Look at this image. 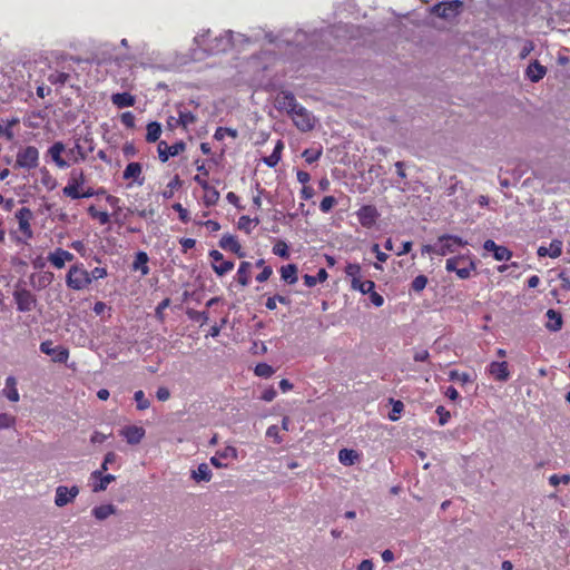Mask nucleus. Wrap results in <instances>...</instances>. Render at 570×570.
<instances>
[{
	"label": "nucleus",
	"instance_id": "43",
	"mask_svg": "<svg viewBox=\"0 0 570 570\" xmlns=\"http://www.w3.org/2000/svg\"><path fill=\"white\" fill-rule=\"evenodd\" d=\"M465 263V258L463 256L452 257L446 261L445 268L448 272H454L461 267V264Z\"/></svg>",
	"mask_w": 570,
	"mask_h": 570
},
{
	"label": "nucleus",
	"instance_id": "50",
	"mask_svg": "<svg viewBox=\"0 0 570 570\" xmlns=\"http://www.w3.org/2000/svg\"><path fill=\"white\" fill-rule=\"evenodd\" d=\"M426 284H428V277L424 275H419L413 279L411 287L414 292L419 293L425 288Z\"/></svg>",
	"mask_w": 570,
	"mask_h": 570
},
{
	"label": "nucleus",
	"instance_id": "53",
	"mask_svg": "<svg viewBox=\"0 0 570 570\" xmlns=\"http://www.w3.org/2000/svg\"><path fill=\"white\" fill-rule=\"evenodd\" d=\"M188 316L196 322H200L202 325L206 324L209 320L207 312L189 311Z\"/></svg>",
	"mask_w": 570,
	"mask_h": 570
},
{
	"label": "nucleus",
	"instance_id": "3",
	"mask_svg": "<svg viewBox=\"0 0 570 570\" xmlns=\"http://www.w3.org/2000/svg\"><path fill=\"white\" fill-rule=\"evenodd\" d=\"M39 165V150L35 146L20 148L16 156V168L35 169Z\"/></svg>",
	"mask_w": 570,
	"mask_h": 570
},
{
	"label": "nucleus",
	"instance_id": "11",
	"mask_svg": "<svg viewBox=\"0 0 570 570\" xmlns=\"http://www.w3.org/2000/svg\"><path fill=\"white\" fill-rule=\"evenodd\" d=\"M40 351L46 354L52 356V361L57 363H65L69 357V352L67 348L62 346H52L51 341H45L40 344Z\"/></svg>",
	"mask_w": 570,
	"mask_h": 570
},
{
	"label": "nucleus",
	"instance_id": "19",
	"mask_svg": "<svg viewBox=\"0 0 570 570\" xmlns=\"http://www.w3.org/2000/svg\"><path fill=\"white\" fill-rule=\"evenodd\" d=\"M75 258L73 254L62 248H57L48 255V261L56 267L62 268L66 262H71Z\"/></svg>",
	"mask_w": 570,
	"mask_h": 570
},
{
	"label": "nucleus",
	"instance_id": "8",
	"mask_svg": "<svg viewBox=\"0 0 570 570\" xmlns=\"http://www.w3.org/2000/svg\"><path fill=\"white\" fill-rule=\"evenodd\" d=\"M299 106L295 96L289 91H282L275 98V107L291 116Z\"/></svg>",
	"mask_w": 570,
	"mask_h": 570
},
{
	"label": "nucleus",
	"instance_id": "55",
	"mask_svg": "<svg viewBox=\"0 0 570 570\" xmlns=\"http://www.w3.org/2000/svg\"><path fill=\"white\" fill-rule=\"evenodd\" d=\"M549 482L553 487H557L560 483L568 484L570 482V475L569 474H563V475L560 476L558 474H552L549 478Z\"/></svg>",
	"mask_w": 570,
	"mask_h": 570
},
{
	"label": "nucleus",
	"instance_id": "9",
	"mask_svg": "<svg viewBox=\"0 0 570 570\" xmlns=\"http://www.w3.org/2000/svg\"><path fill=\"white\" fill-rule=\"evenodd\" d=\"M78 494L79 488L77 485H72L70 488L59 485L56 489L55 504L59 508L65 507L71 503L77 498Z\"/></svg>",
	"mask_w": 570,
	"mask_h": 570
},
{
	"label": "nucleus",
	"instance_id": "62",
	"mask_svg": "<svg viewBox=\"0 0 570 570\" xmlns=\"http://www.w3.org/2000/svg\"><path fill=\"white\" fill-rule=\"evenodd\" d=\"M117 459V454L115 452H108L106 455H105V459H104V462L101 464V468L99 471H107L108 470V465L114 463Z\"/></svg>",
	"mask_w": 570,
	"mask_h": 570
},
{
	"label": "nucleus",
	"instance_id": "12",
	"mask_svg": "<svg viewBox=\"0 0 570 570\" xmlns=\"http://www.w3.org/2000/svg\"><path fill=\"white\" fill-rule=\"evenodd\" d=\"M32 217H33L32 212L27 207H22L16 213V218L19 224V229L24 235L26 238H31L33 235L31 225H30V220L32 219Z\"/></svg>",
	"mask_w": 570,
	"mask_h": 570
},
{
	"label": "nucleus",
	"instance_id": "59",
	"mask_svg": "<svg viewBox=\"0 0 570 570\" xmlns=\"http://www.w3.org/2000/svg\"><path fill=\"white\" fill-rule=\"evenodd\" d=\"M222 459H237V450L234 446H226L223 451L218 453Z\"/></svg>",
	"mask_w": 570,
	"mask_h": 570
},
{
	"label": "nucleus",
	"instance_id": "36",
	"mask_svg": "<svg viewBox=\"0 0 570 570\" xmlns=\"http://www.w3.org/2000/svg\"><path fill=\"white\" fill-rule=\"evenodd\" d=\"M327 272L324 269V268H321L317 273L316 276H312V275H304V284L307 286V287H313L315 286L317 283H322L324 281H326L327 278Z\"/></svg>",
	"mask_w": 570,
	"mask_h": 570
},
{
	"label": "nucleus",
	"instance_id": "30",
	"mask_svg": "<svg viewBox=\"0 0 570 570\" xmlns=\"http://www.w3.org/2000/svg\"><path fill=\"white\" fill-rule=\"evenodd\" d=\"M116 513V507L112 504H102L99 507L94 508L92 514L97 520H105L108 517Z\"/></svg>",
	"mask_w": 570,
	"mask_h": 570
},
{
	"label": "nucleus",
	"instance_id": "31",
	"mask_svg": "<svg viewBox=\"0 0 570 570\" xmlns=\"http://www.w3.org/2000/svg\"><path fill=\"white\" fill-rule=\"evenodd\" d=\"M358 459V454L356 451L354 450H351V449H342L340 452H338V461L343 464V465H353Z\"/></svg>",
	"mask_w": 570,
	"mask_h": 570
},
{
	"label": "nucleus",
	"instance_id": "41",
	"mask_svg": "<svg viewBox=\"0 0 570 570\" xmlns=\"http://www.w3.org/2000/svg\"><path fill=\"white\" fill-rule=\"evenodd\" d=\"M69 73L67 72H52L48 76V81L52 85L63 86L69 80Z\"/></svg>",
	"mask_w": 570,
	"mask_h": 570
},
{
	"label": "nucleus",
	"instance_id": "44",
	"mask_svg": "<svg viewBox=\"0 0 570 570\" xmlns=\"http://www.w3.org/2000/svg\"><path fill=\"white\" fill-rule=\"evenodd\" d=\"M273 253L282 258H287L289 256L288 246L284 240H278L274 245Z\"/></svg>",
	"mask_w": 570,
	"mask_h": 570
},
{
	"label": "nucleus",
	"instance_id": "42",
	"mask_svg": "<svg viewBox=\"0 0 570 570\" xmlns=\"http://www.w3.org/2000/svg\"><path fill=\"white\" fill-rule=\"evenodd\" d=\"M134 399L139 411L147 410L150 406V401L145 396L144 391L141 390L135 392Z\"/></svg>",
	"mask_w": 570,
	"mask_h": 570
},
{
	"label": "nucleus",
	"instance_id": "52",
	"mask_svg": "<svg viewBox=\"0 0 570 570\" xmlns=\"http://www.w3.org/2000/svg\"><path fill=\"white\" fill-rule=\"evenodd\" d=\"M255 373L258 376L269 377L274 373V371H273L272 366H269L268 364L261 363V364L256 365Z\"/></svg>",
	"mask_w": 570,
	"mask_h": 570
},
{
	"label": "nucleus",
	"instance_id": "22",
	"mask_svg": "<svg viewBox=\"0 0 570 570\" xmlns=\"http://www.w3.org/2000/svg\"><path fill=\"white\" fill-rule=\"evenodd\" d=\"M105 471L96 470L91 473L92 479H97L98 482L94 485L92 491L94 492H101L107 489V487L116 480V476L112 474H106L104 475Z\"/></svg>",
	"mask_w": 570,
	"mask_h": 570
},
{
	"label": "nucleus",
	"instance_id": "26",
	"mask_svg": "<svg viewBox=\"0 0 570 570\" xmlns=\"http://www.w3.org/2000/svg\"><path fill=\"white\" fill-rule=\"evenodd\" d=\"M562 253V243L560 240H552L549 247L540 246L538 248V255L540 257L550 256L557 258Z\"/></svg>",
	"mask_w": 570,
	"mask_h": 570
},
{
	"label": "nucleus",
	"instance_id": "20",
	"mask_svg": "<svg viewBox=\"0 0 570 570\" xmlns=\"http://www.w3.org/2000/svg\"><path fill=\"white\" fill-rule=\"evenodd\" d=\"M489 373L500 382L508 381L510 376L507 362H492L489 365Z\"/></svg>",
	"mask_w": 570,
	"mask_h": 570
},
{
	"label": "nucleus",
	"instance_id": "2",
	"mask_svg": "<svg viewBox=\"0 0 570 570\" xmlns=\"http://www.w3.org/2000/svg\"><path fill=\"white\" fill-rule=\"evenodd\" d=\"M67 286L75 291H80L91 284V277L88 271L79 265L71 266L67 277Z\"/></svg>",
	"mask_w": 570,
	"mask_h": 570
},
{
	"label": "nucleus",
	"instance_id": "34",
	"mask_svg": "<svg viewBox=\"0 0 570 570\" xmlns=\"http://www.w3.org/2000/svg\"><path fill=\"white\" fill-rule=\"evenodd\" d=\"M161 135V126L157 121H151L147 125V135L146 140L149 142H155L159 139Z\"/></svg>",
	"mask_w": 570,
	"mask_h": 570
},
{
	"label": "nucleus",
	"instance_id": "64",
	"mask_svg": "<svg viewBox=\"0 0 570 570\" xmlns=\"http://www.w3.org/2000/svg\"><path fill=\"white\" fill-rule=\"evenodd\" d=\"M375 283L373 281H364L360 286L358 291L362 294H370L374 291Z\"/></svg>",
	"mask_w": 570,
	"mask_h": 570
},
{
	"label": "nucleus",
	"instance_id": "23",
	"mask_svg": "<svg viewBox=\"0 0 570 570\" xmlns=\"http://www.w3.org/2000/svg\"><path fill=\"white\" fill-rule=\"evenodd\" d=\"M3 396H6L10 402H18L20 400V395L17 389V379L14 376H8L6 379L4 387L2 390Z\"/></svg>",
	"mask_w": 570,
	"mask_h": 570
},
{
	"label": "nucleus",
	"instance_id": "14",
	"mask_svg": "<svg viewBox=\"0 0 570 570\" xmlns=\"http://www.w3.org/2000/svg\"><path fill=\"white\" fill-rule=\"evenodd\" d=\"M185 147L186 146L183 141L176 142L171 146H168L166 141H160L157 148L159 159L163 163H166L170 156L174 157L184 151Z\"/></svg>",
	"mask_w": 570,
	"mask_h": 570
},
{
	"label": "nucleus",
	"instance_id": "60",
	"mask_svg": "<svg viewBox=\"0 0 570 570\" xmlns=\"http://www.w3.org/2000/svg\"><path fill=\"white\" fill-rule=\"evenodd\" d=\"M403 403L401 401H395L393 403V410L392 412L390 413L389 417L391 421H396L399 420V414L403 411Z\"/></svg>",
	"mask_w": 570,
	"mask_h": 570
},
{
	"label": "nucleus",
	"instance_id": "27",
	"mask_svg": "<svg viewBox=\"0 0 570 570\" xmlns=\"http://www.w3.org/2000/svg\"><path fill=\"white\" fill-rule=\"evenodd\" d=\"M191 479L199 482H209L212 479V470L207 463H200L197 469L191 471Z\"/></svg>",
	"mask_w": 570,
	"mask_h": 570
},
{
	"label": "nucleus",
	"instance_id": "63",
	"mask_svg": "<svg viewBox=\"0 0 570 570\" xmlns=\"http://www.w3.org/2000/svg\"><path fill=\"white\" fill-rule=\"evenodd\" d=\"M121 122L126 127L132 128L135 126V116L132 115V112H130V111L124 112L121 115Z\"/></svg>",
	"mask_w": 570,
	"mask_h": 570
},
{
	"label": "nucleus",
	"instance_id": "1",
	"mask_svg": "<svg viewBox=\"0 0 570 570\" xmlns=\"http://www.w3.org/2000/svg\"><path fill=\"white\" fill-rule=\"evenodd\" d=\"M195 43L210 55L226 52L234 45V32L230 30L210 38V31L206 30L194 38Z\"/></svg>",
	"mask_w": 570,
	"mask_h": 570
},
{
	"label": "nucleus",
	"instance_id": "33",
	"mask_svg": "<svg viewBox=\"0 0 570 570\" xmlns=\"http://www.w3.org/2000/svg\"><path fill=\"white\" fill-rule=\"evenodd\" d=\"M281 276L282 278L289 283V284H294L297 282V267L296 265L294 264H289V265H286V266H283L281 268Z\"/></svg>",
	"mask_w": 570,
	"mask_h": 570
},
{
	"label": "nucleus",
	"instance_id": "57",
	"mask_svg": "<svg viewBox=\"0 0 570 570\" xmlns=\"http://www.w3.org/2000/svg\"><path fill=\"white\" fill-rule=\"evenodd\" d=\"M68 154L75 157V161H78V159L83 160L86 158V153L79 144H76L73 148L69 149Z\"/></svg>",
	"mask_w": 570,
	"mask_h": 570
},
{
	"label": "nucleus",
	"instance_id": "17",
	"mask_svg": "<svg viewBox=\"0 0 570 570\" xmlns=\"http://www.w3.org/2000/svg\"><path fill=\"white\" fill-rule=\"evenodd\" d=\"M122 178L126 180L131 179L138 186L144 185L145 177L142 175V166L140 163H129L124 170Z\"/></svg>",
	"mask_w": 570,
	"mask_h": 570
},
{
	"label": "nucleus",
	"instance_id": "4",
	"mask_svg": "<svg viewBox=\"0 0 570 570\" xmlns=\"http://www.w3.org/2000/svg\"><path fill=\"white\" fill-rule=\"evenodd\" d=\"M289 117L296 128L303 132L314 129L317 121L315 116L302 105Z\"/></svg>",
	"mask_w": 570,
	"mask_h": 570
},
{
	"label": "nucleus",
	"instance_id": "38",
	"mask_svg": "<svg viewBox=\"0 0 570 570\" xmlns=\"http://www.w3.org/2000/svg\"><path fill=\"white\" fill-rule=\"evenodd\" d=\"M204 191H205L204 203L207 206H213V205H215L219 200L220 195H219V191L216 188L209 186Z\"/></svg>",
	"mask_w": 570,
	"mask_h": 570
},
{
	"label": "nucleus",
	"instance_id": "61",
	"mask_svg": "<svg viewBox=\"0 0 570 570\" xmlns=\"http://www.w3.org/2000/svg\"><path fill=\"white\" fill-rule=\"evenodd\" d=\"M277 302L285 304L287 302V299L284 296H279V295L274 296V297H268L266 301V307L268 309H275Z\"/></svg>",
	"mask_w": 570,
	"mask_h": 570
},
{
	"label": "nucleus",
	"instance_id": "58",
	"mask_svg": "<svg viewBox=\"0 0 570 570\" xmlns=\"http://www.w3.org/2000/svg\"><path fill=\"white\" fill-rule=\"evenodd\" d=\"M435 412L439 415L440 425L446 424L450 419V412L448 410H445V407L442 405L438 406Z\"/></svg>",
	"mask_w": 570,
	"mask_h": 570
},
{
	"label": "nucleus",
	"instance_id": "13",
	"mask_svg": "<svg viewBox=\"0 0 570 570\" xmlns=\"http://www.w3.org/2000/svg\"><path fill=\"white\" fill-rule=\"evenodd\" d=\"M356 216L363 227L370 228L375 224L379 213L374 206L365 205L356 212Z\"/></svg>",
	"mask_w": 570,
	"mask_h": 570
},
{
	"label": "nucleus",
	"instance_id": "18",
	"mask_svg": "<svg viewBox=\"0 0 570 570\" xmlns=\"http://www.w3.org/2000/svg\"><path fill=\"white\" fill-rule=\"evenodd\" d=\"M145 429L137 425H128L120 430L128 444L135 445L141 442L145 436Z\"/></svg>",
	"mask_w": 570,
	"mask_h": 570
},
{
	"label": "nucleus",
	"instance_id": "16",
	"mask_svg": "<svg viewBox=\"0 0 570 570\" xmlns=\"http://www.w3.org/2000/svg\"><path fill=\"white\" fill-rule=\"evenodd\" d=\"M483 248L487 252L493 253L494 259L499 262L509 261L512 257V252L509 248L505 246L497 245L492 239L485 240Z\"/></svg>",
	"mask_w": 570,
	"mask_h": 570
},
{
	"label": "nucleus",
	"instance_id": "46",
	"mask_svg": "<svg viewBox=\"0 0 570 570\" xmlns=\"http://www.w3.org/2000/svg\"><path fill=\"white\" fill-rule=\"evenodd\" d=\"M16 417L8 413H0V430L13 428Z\"/></svg>",
	"mask_w": 570,
	"mask_h": 570
},
{
	"label": "nucleus",
	"instance_id": "35",
	"mask_svg": "<svg viewBox=\"0 0 570 570\" xmlns=\"http://www.w3.org/2000/svg\"><path fill=\"white\" fill-rule=\"evenodd\" d=\"M250 263L243 262L237 271V279L240 285L247 286L249 284Z\"/></svg>",
	"mask_w": 570,
	"mask_h": 570
},
{
	"label": "nucleus",
	"instance_id": "28",
	"mask_svg": "<svg viewBox=\"0 0 570 570\" xmlns=\"http://www.w3.org/2000/svg\"><path fill=\"white\" fill-rule=\"evenodd\" d=\"M111 102L118 108L131 107L135 105V97L128 92H118L111 96Z\"/></svg>",
	"mask_w": 570,
	"mask_h": 570
},
{
	"label": "nucleus",
	"instance_id": "54",
	"mask_svg": "<svg viewBox=\"0 0 570 570\" xmlns=\"http://www.w3.org/2000/svg\"><path fill=\"white\" fill-rule=\"evenodd\" d=\"M345 274L351 278L360 277L361 266L356 263H348L345 267Z\"/></svg>",
	"mask_w": 570,
	"mask_h": 570
},
{
	"label": "nucleus",
	"instance_id": "10",
	"mask_svg": "<svg viewBox=\"0 0 570 570\" xmlns=\"http://www.w3.org/2000/svg\"><path fill=\"white\" fill-rule=\"evenodd\" d=\"M13 298L20 312H29L36 305L35 295L26 288L14 291Z\"/></svg>",
	"mask_w": 570,
	"mask_h": 570
},
{
	"label": "nucleus",
	"instance_id": "21",
	"mask_svg": "<svg viewBox=\"0 0 570 570\" xmlns=\"http://www.w3.org/2000/svg\"><path fill=\"white\" fill-rule=\"evenodd\" d=\"M66 147L61 141L55 142L48 150L49 156L55 161V164L63 169L69 166V164L61 157V154L65 151Z\"/></svg>",
	"mask_w": 570,
	"mask_h": 570
},
{
	"label": "nucleus",
	"instance_id": "47",
	"mask_svg": "<svg viewBox=\"0 0 570 570\" xmlns=\"http://www.w3.org/2000/svg\"><path fill=\"white\" fill-rule=\"evenodd\" d=\"M91 217L97 218L101 225H106L109 223V214L106 212H98L94 206H90L88 209Z\"/></svg>",
	"mask_w": 570,
	"mask_h": 570
},
{
	"label": "nucleus",
	"instance_id": "5",
	"mask_svg": "<svg viewBox=\"0 0 570 570\" xmlns=\"http://www.w3.org/2000/svg\"><path fill=\"white\" fill-rule=\"evenodd\" d=\"M463 10V2L460 0H452L449 2H440L431 8V12L438 17L452 20L456 18Z\"/></svg>",
	"mask_w": 570,
	"mask_h": 570
},
{
	"label": "nucleus",
	"instance_id": "40",
	"mask_svg": "<svg viewBox=\"0 0 570 570\" xmlns=\"http://www.w3.org/2000/svg\"><path fill=\"white\" fill-rule=\"evenodd\" d=\"M178 115L179 117L175 121L176 124L181 125L185 128L196 121L195 115L190 111L179 110Z\"/></svg>",
	"mask_w": 570,
	"mask_h": 570
},
{
	"label": "nucleus",
	"instance_id": "25",
	"mask_svg": "<svg viewBox=\"0 0 570 570\" xmlns=\"http://www.w3.org/2000/svg\"><path fill=\"white\" fill-rule=\"evenodd\" d=\"M219 246L223 249H228V250L237 254L239 257H243V255H244L242 253L240 244L238 243L236 237L230 234L223 235V237L220 238V242H219Z\"/></svg>",
	"mask_w": 570,
	"mask_h": 570
},
{
	"label": "nucleus",
	"instance_id": "37",
	"mask_svg": "<svg viewBox=\"0 0 570 570\" xmlns=\"http://www.w3.org/2000/svg\"><path fill=\"white\" fill-rule=\"evenodd\" d=\"M449 379L451 381H456V382H459L462 385L468 384V383H472L474 381V379L469 373H465V372L461 373V372H459L456 370L450 371Z\"/></svg>",
	"mask_w": 570,
	"mask_h": 570
},
{
	"label": "nucleus",
	"instance_id": "24",
	"mask_svg": "<svg viewBox=\"0 0 570 570\" xmlns=\"http://www.w3.org/2000/svg\"><path fill=\"white\" fill-rule=\"evenodd\" d=\"M547 73V68L542 66L538 60H534L531 62L527 70L525 76L532 81L538 82L540 81Z\"/></svg>",
	"mask_w": 570,
	"mask_h": 570
},
{
	"label": "nucleus",
	"instance_id": "39",
	"mask_svg": "<svg viewBox=\"0 0 570 570\" xmlns=\"http://www.w3.org/2000/svg\"><path fill=\"white\" fill-rule=\"evenodd\" d=\"M259 224L258 218H249L248 216H242L238 219V228L242 230H245L247 234L250 233L253 226H256Z\"/></svg>",
	"mask_w": 570,
	"mask_h": 570
},
{
	"label": "nucleus",
	"instance_id": "49",
	"mask_svg": "<svg viewBox=\"0 0 570 570\" xmlns=\"http://www.w3.org/2000/svg\"><path fill=\"white\" fill-rule=\"evenodd\" d=\"M337 204V200L335 197L333 196H325L321 204H320V209L323 212V213H328L332 210V208Z\"/></svg>",
	"mask_w": 570,
	"mask_h": 570
},
{
	"label": "nucleus",
	"instance_id": "15",
	"mask_svg": "<svg viewBox=\"0 0 570 570\" xmlns=\"http://www.w3.org/2000/svg\"><path fill=\"white\" fill-rule=\"evenodd\" d=\"M210 258L213 259V269L219 276L225 275L234 268V263L230 261H224L223 254L216 249H213L209 253Z\"/></svg>",
	"mask_w": 570,
	"mask_h": 570
},
{
	"label": "nucleus",
	"instance_id": "45",
	"mask_svg": "<svg viewBox=\"0 0 570 570\" xmlns=\"http://www.w3.org/2000/svg\"><path fill=\"white\" fill-rule=\"evenodd\" d=\"M474 269L475 265L472 261H470L466 265L461 266L455 274L458 275L459 278L466 279L471 276V273Z\"/></svg>",
	"mask_w": 570,
	"mask_h": 570
},
{
	"label": "nucleus",
	"instance_id": "6",
	"mask_svg": "<svg viewBox=\"0 0 570 570\" xmlns=\"http://www.w3.org/2000/svg\"><path fill=\"white\" fill-rule=\"evenodd\" d=\"M438 244L436 255L445 256L455 253L458 248L465 246L468 242L459 236L445 234L438 238Z\"/></svg>",
	"mask_w": 570,
	"mask_h": 570
},
{
	"label": "nucleus",
	"instance_id": "29",
	"mask_svg": "<svg viewBox=\"0 0 570 570\" xmlns=\"http://www.w3.org/2000/svg\"><path fill=\"white\" fill-rule=\"evenodd\" d=\"M547 317L549 320L547 325H546L548 330H550L552 332H557V331L561 330V327H562V317H561L560 313H558L554 309H548Z\"/></svg>",
	"mask_w": 570,
	"mask_h": 570
},
{
	"label": "nucleus",
	"instance_id": "48",
	"mask_svg": "<svg viewBox=\"0 0 570 570\" xmlns=\"http://www.w3.org/2000/svg\"><path fill=\"white\" fill-rule=\"evenodd\" d=\"M181 186V180L178 176H175L167 185V190L163 193V196L165 198L173 197L174 189H177Z\"/></svg>",
	"mask_w": 570,
	"mask_h": 570
},
{
	"label": "nucleus",
	"instance_id": "56",
	"mask_svg": "<svg viewBox=\"0 0 570 570\" xmlns=\"http://www.w3.org/2000/svg\"><path fill=\"white\" fill-rule=\"evenodd\" d=\"M173 209L176 210L179 215V219L183 222V223H188L189 222V213L186 208L183 207L181 204L179 203H176L173 205Z\"/></svg>",
	"mask_w": 570,
	"mask_h": 570
},
{
	"label": "nucleus",
	"instance_id": "7",
	"mask_svg": "<svg viewBox=\"0 0 570 570\" xmlns=\"http://www.w3.org/2000/svg\"><path fill=\"white\" fill-rule=\"evenodd\" d=\"M85 183V175L83 173L72 170L70 173L68 185L63 187L62 193L65 196L70 197L71 199H79L80 198V187Z\"/></svg>",
	"mask_w": 570,
	"mask_h": 570
},
{
	"label": "nucleus",
	"instance_id": "32",
	"mask_svg": "<svg viewBox=\"0 0 570 570\" xmlns=\"http://www.w3.org/2000/svg\"><path fill=\"white\" fill-rule=\"evenodd\" d=\"M148 255L145 252H139L136 255L132 267L135 271H140L142 275H147L149 273Z\"/></svg>",
	"mask_w": 570,
	"mask_h": 570
},
{
	"label": "nucleus",
	"instance_id": "51",
	"mask_svg": "<svg viewBox=\"0 0 570 570\" xmlns=\"http://www.w3.org/2000/svg\"><path fill=\"white\" fill-rule=\"evenodd\" d=\"M302 156L305 158L306 163L312 164L322 156V149H305Z\"/></svg>",
	"mask_w": 570,
	"mask_h": 570
}]
</instances>
